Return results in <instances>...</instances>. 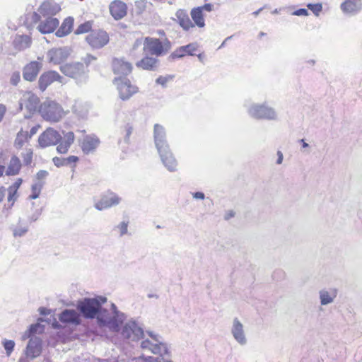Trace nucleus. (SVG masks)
Masks as SVG:
<instances>
[{"label":"nucleus","instance_id":"obj_19","mask_svg":"<svg viewBox=\"0 0 362 362\" xmlns=\"http://www.w3.org/2000/svg\"><path fill=\"white\" fill-rule=\"evenodd\" d=\"M231 334L235 340L241 346L247 344V338L245 334L243 325L237 318L233 320V325L230 329Z\"/></svg>","mask_w":362,"mask_h":362},{"label":"nucleus","instance_id":"obj_63","mask_svg":"<svg viewBox=\"0 0 362 362\" xmlns=\"http://www.w3.org/2000/svg\"><path fill=\"white\" fill-rule=\"evenodd\" d=\"M95 59H96V58L94 56H93L91 54H87V56H86V57L85 59V62L87 64H90L91 62V61L95 60Z\"/></svg>","mask_w":362,"mask_h":362},{"label":"nucleus","instance_id":"obj_22","mask_svg":"<svg viewBox=\"0 0 362 362\" xmlns=\"http://www.w3.org/2000/svg\"><path fill=\"white\" fill-rule=\"evenodd\" d=\"M42 352V340L37 337H31L26 346L27 356L33 359L40 355Z\"/></svg>","mask_w":362,"mask_h":362},{"label":"nucleus","instance_id":"obj_30","mask_svg":"<svg viewBox=\"0 0 362 362\" xmlns=\"http://www.w3.org/2000/svg\"><path fill=\"white\" fill-rule=\"evenodd\" d=\"M337 296V289L330 288L329 289H322L319 292V298L322 305H327L334 302Z\"/></svg>","mask_w":362,"mask_h":362},{"label":"nucleus","instance_id":"obj_42","mask_svg":"<svg viewBox=\"0 0 362 362\" xmlns=\"http://www.w3.org/2000/svg\"><path fill=\"white\" fill-rule=\"evenodd\" d=\"M146 0H137L135 1V11L139 15L141 14L146 8Z\"/></svg>","mask_w":362,"mask_h":362},{"label":"nucleus","instance_id":"obj_6","mask_svg":"<svg viewBox=\"0 0 362 362\" xmlns=\"http://www.w3.org/2000/svg\"><path fill=\"white\" fill-rule=\"evenodd\" d=\"M39 98L30 91L25 92L23 94L19 101V107L22 110L25 109L28 113L25 115V118H30L31 116L40 107Z\"/></svg>","mask_w":362,"mask_h":362},{"label":"nucleus","instance_id":"obj_14","mask_svg":"<svg viewBox=\"0 0 362 362\" xmlns=\"http://www.w3.org/2000/svg\"><path fill=\"white\" fill-rule=\"evenodd\" d=\"M81 148L84 154L93 153L100 144L99 139L93 134L86 135L78 140Z\"/></svg>","mask_w":362,"mask_h":362},{"label":"nucleus","instance_id":"obj_41","mask_svg":"<svg viewBox=\"0 0 362 362\" xmlns=\"http://www.w3.org/2000/svg\"><path fill=\"white\" fill-rule=\"evenodd\" d=\"M2 344L4 346V348L6 350V355L8 356H9L11 355V354L13 352L14 346H15L14 341L4 339L2 341Z\"/></svg>","mask_w":362,"mask_h":362},{"label":"nucleus","instance_id":"obj_40","mask_svg":"<svg viewBox=\"0 0 362 362\" xmlns=\"http://www.w3.org/2000/svg\"><path fill=\"white\" fill-rule=\"evenodd\" d=\"M92 23L90 21L85 22L78 26V28L74 31L76 35H80L83 33H88L91 30Z\"/></svg>","mask_w":362,"mask_h":362},{"label":"nucleus","instance_id":"obj_18","mask_svg":"<svg viewBox=\"0 0 362 362\" xmlns=\"http://www.w3.org/2000/svg\"><path fill=\"white\" fill-rule=\"evenodd\" d=\"M75 135L73 132H62V140L57 144V151L60 154H65L74 144Z\"/></svg>","mask_w":362,"mask_h":362},{"label":"nucleus","instance_id":"obj_27","mask_svg":"<svg viewBox=\"0 0 362 362\" xmlns=\"http://www.w3.org/2000/svg\"><path fill=\"white\" fill-rule=\"evenodd\" d=\"M146 54L136 63V66L144 70L156 71L159 67L160 62L156 57H149Z\"/></svg>","mask_w":362,"mask_h":362},{"label":"nucleus","instance_id":"obj_8","mask_svg":"<svg viewBox=\"0 0 362 362\" xmlns=\"http://www.w3.org/2000/svg\"><path fill=\"white\" fill-rule=\"evenodd\" d=\"M113 82L117 86L119 98L124 101L128 100L134 94L138 92V88L132 85L126 77L115 78Z\"/></svg>","mask_w":362,"mask_h":362},{"label":"nucleus","instance_id":"obj_21","mask_svg":"<svg viewBox=\"0 0 362 362\" xmlns=\"http://www.w3.org/2000/svg\"><path fill=\"white\" fill-rule=\"evenodd\" d=\"M42 68V64L33 61L26 64L23 69V77L25 81H33Z\"/></svg>","mask_w":362,"mask_h":362},{"label":"nucleus","instance_id":"obj_12","mask_svg":"<svg viewBox=\"0 0 362 362\" xmlns=\"http://www.w3.org/2000/svg\"><path fill=\"white\" fill-rule=\"evenodd\" d=\"M62 140V134L53 128L49 127L38 138V144L41 148L57 145Z\"/></svg>","mask_w":362,"mask_h":362},{"label":"nucleus","instance_id":"obj_45","mask_svg":"<svg viewBox=\"0 0 362 362\" xmlns=\"http://www.w3.org/2000/svg\"><path fill=\"white\" fill-rule=\"evenodd\" d=\"M17 191L11 188H8V202H11L10 207H11L15 201L17 199Z\"/></svg>","mask_w":362,"mask_h":362},{"label":"nucleus","instance_id":"obj_37","mask_svg":"<svg viewBox=\"0 0 362 362\" xmlns=\"http://www.w3.org/2000/svg\"><path fill=\"white\" fill-rule=\"evenodd\" d=\"M21 222L22 218H19L18 225L15 227H11L14 237H22L28 231V226L27 225L23 226Z\"/></svg>","mask_w":362,"mask_h":362},{"label":"nucleus","instance_id":"obj_61","mask_svg":"<svg viewBox=\"0 0 362 362\" xmlns=\"http://www.w3.org/2000/svg\"><path fill=\"white\" fill-rule=\"evenodd\" d=\"M234 216H235V212L233 210H229V211H226V213L225 214L224 219L228 221Z\"/></svg>","mask_w":362,"mask_h":362},{"label":"nucleus","instance_id":"obj_62","mask_svg":"<svg viewBox=\"0 0 362 362\" xmlns=\"http://www.w3.org/2000/svg\"><path fill=\"white\" fill-rule=\"evenodd\" d=\"M6 188L4 187H0V202L3 201L6 195Z\"/></svg>","mask_w":362,"mask_h":362},{"label":"nucleus","instance_id":"obj_53","mask_svg":"<svg viewBox=\"0 0 362 362\" xmlns=\"http://www.w3.org/2000/svg\"><path fill=\"white\" fill-rule=\"evenodd\" d=\"M168 77H164L160 76L156 80V83L165 87L166 86L167 82L168 81Z\"/></svg>","mask_w":362,"mask_h":362},{"label":"nucleus","instance_id":"obj_32","mask_svg":"<svg viewBox=\"0 0 362 362\" xmlns=\"http://www.w3.org/2000/svg\"><path fill=\"white\" fill-rule=\"evenodd\" d=\"M177 22L185 30H188L194 27V24L189 19L187 13L183 9H179L175 13Z\"/></svg>","mask_w":362,"mask_h":362},{"label":"nucleus","instance_id":"obj_2","mask_svg":"<svg viewBox=\"0 0 362 362\" xmlns=\"http://www.w3.org/2000/svg\"><path fill=\"white\" fill-rule=\"evenodd\" d=\"M107 300V298L103 296L84 298L78 300L76 309L83 318L93 320L98 316L100 306L105 303Z\"/></svg>","mask_w":362,"mask_h":362},{"label":"nucleus","instance_id":"obj_33","mask_svg":"<svg viewBox=\"0 0 362 362\" xmlns=\"http://www.w3.org/2000/svg\"><path fill=\"white\" fill-rule=\"evenodd\" d=\"M78 157L76 156H70L67 158L56 156L52 158V162L57 168L63 166H70L74 168L76 166V163L78 161Z\"/></svg>","mask_w":362,"mask_h":362},{"label":"nucleus","instance_id":"obj_52","mask_svg":"<svg viewBox=\"0 0 362 362\" xmlns=\"http://www.w3.org/2000/svg\"><path fill=\"white\" fill-rule=\"evenodd\" d=\"M292 14L294 16H306L308 15V11L305 8H299V9H297L295 11H293Z\"/></svg>","mask_w":362,"mask_h":362},{"label":"nucleus","instance_id":"obj_31","mask_svg":"<svg viewBox=\"0 0 362 362\" xmlns=\"http://www.w3.org/2000/svg\"><path fill=\"white\" fill-rule=\"evenodd\" d=\"M32 40L30 36L27 35H16L13 45L14 48L18 51H23L30 47Z\"/></svg>","mask_w":362,"mask_h":362},{"label":"nucleus","instance_id":"obj_59","mask_svg":"<svg viewBox=\"0 0 362 362\" xmlns=\"http://www.w3.org/2000/svg\"><path fill=\"white\" fill-rule=\"evenodd\" d=\"M192 197L197 199H204L205 198L204 194L202 192H196L192 193Z\"/></svg>","mask_w":362,"mask_h":362},{"label":"nucleus","instance_id":"obj_5","mask_svg":"<svg viewBox=\"0 0 362 362\" xmlns=\"http://www.w3.org/2000/svg\"><path fill=\"white\" fill-rule=\"evenodd\" d=\"M170 48L171 42L168 39L162 42L160 39L147 37L145 38L143 49L146 54L160 57L165 54Z\"/></svg>","mask_w":362,"mask_h":362},{"label":"nucleus","instance_id":"obj_9","mask_svg":"<svg viewBox=\"0 0 362 362\" xmlns=\"http://www.w3.org/2000/svg\"><path fill=\"white\" fill-rule=\"evenodd\" d=\"M121 334L124 339L136 341L144 337V332L135 320H131L124 324Z\"/></svg>","mask_w":362,"mask_h":362},{"label":"nucleus","instance_id":"obj_60","mask_svg":"<svg viewBox=\"0 0 362 362\" xmlns=\"http://www.w3.org/2000/svg\"><path fill=\"white\" fill-rule=\"evenodd\" d=\"M6 112V106L3 104H0V122L2 121Z\"/></svg>","mask_w":362,"mask_h":362},{"label":"nucleus","instance_id":"obj_39","mask_svg":"<svg viewBox=\"0 0 362 362\" xmlns=\"http://www.w3.org/2000/svg\"><path fill=\"white\" fill-rule=\"evenodd\" d=\"M111 310L112 315L117 320V322L122 325L125 320V315L123 313L118 310L117 307L113 303H111Z\"/></svg>","mask_w":362,"mask_h":362},{"label":"nucleus","instance_id":"obj_29","mask_svg":"<svg viewBox=\"0 0 362 362\" xmlns=\"http://www.w3.org/2000/svg\"><path fill=\"white\" fill-rule=\"evenodd\" d=\"M60 9V6L57 4L53 1H47L40 5L38 8V12L45 17H52V16L56 15Z\"/></svg>","mask_w":362,"mask_h":362},{"label":"nucleus","instance_id":"obj_26","mask_svg":"<svg viewBox=\"0 0 362 362\" xmlns=\"http://www.w3.org/2000/svg\"><path fill=\"white\" fill-rule=\"evenodd\" d=\"M340 8L346 14L354 16L362 10V1L361 0H346Z\"/></svg>","mask_w":362,"mask_h":362},{"label":"nucleus","instance_id":"obj_4","mask_svg":"<svg viewBox=\"0 0 362 362\" xmlns=\"http://www.w3.org/2000/svg\"><path fill=\"white\" fill-rule=\"evenodd\" d=\"M250 117L255 119L276 120L277 114L275 110L266 103H252L244 105Z\"/></svg>","mask_w":362,"mask_h":362},{"label":"nucleus","instance_id":"obj_3","mask_svg":"<svg viewBox=\"0 0 362 362\" xmlns=\"http://www.w3.org/2000/svg\"><path fill=\"white\" fill-rule=\"evenodd\" d=\"M39 112L44 119L51 122H57L65 115L60 104L51 100H46L40 104Z\"/></svg>","mask_w":362,"mask_h":362},{"label":"nucleus","instance_id":"obj_43","mask_svg":"<svg viewBox=\"0 0 362 362\" xmlns=\"http://www.w3.org/2000/svg\"><path fill=\"white\" fill-rule=\"evenodd\" d=\"M307 7L317 16L322 9L321 4H308Z\"/></svg>","mask_w":362,"mask_h":362},{"label":"nucleus","instance_id":"obj_15","mask_svg":"<svg viewBox=\"0 0 362 362\" xmlns=\"http://www.w3.org/2000/svg\"><path fill=\"white\" fill-rule=\"evenodd\" d=\"M60 71L66 76L77 78L84 73V66L82 63H67L60 66Z\"/></svg>","mask_w":362,"mask_h":362},{"label":"nucleus","instance_id":"obj_11","mask_svg":"<svg viewBox=\"0 0 362 362\" xmlns=\"http://www.w3.org/2000/svg\"><path fill=\"white\" fill-rule=\"evenodd\" d=\"M86 42L93 49H100L109 42L108 34L101 30H92L86 37Z\"/></svg>","mask_w":362,"mask_h":362},{"label":"nucleus","instance_id":"obj_49","mask_svg":"<svg viewBox=\"0 0 362 362\" xmlns=\"http://www.w3.org/2000/svg\"><path fill=\"white\" fill-rule=\"evenodd\" d=\"M146 334L151 337L150 341L156 342H164L162 337L158 334H155L151 331H147Z\"/></svg>","mask_w":362,"mask_h":362},{"label":"nucleus","instance_id":"obj_13","mask_svg":"<svg viewBox=\"0 0 362 362\" xmlns=\"http://www.w3.org/2000/svg\"><path fill=\"white\" fill-rule=\"evenodd\" d=\"M140 346L143 350L158 356H168L169 352L168 345L165 342H156L150 341V339H145L141 341Z\"/></svg>","mask_w":362,"mask_h":362},{"label":"nucleus","instance_id":"obj_24","mask_svg":"<svg viewBox=\"0 0 362 362\" xmlns=\"http://www.w3.org/2000/svg\"><path fill=\"white\" fill-rule=\"evenodd\" d=\"M112 70L115 74L127 76L132 72V65L124 59H114L112 61Z\"/></svg>","mask_w":362,"mask_h":362},{"label":"nucleus","instance_id":"obj_54","mask_svg":"<svg viewBox=\"0 0 362 362\" xmlns=\"http://www.w3.org/2000/svg\"><path fill=\"white\" fill-rule=\"evenodd\" d=\"M48 175L49 173L47 170H41L37 173L36 177L38 180H40L46 178Z\"/></svg>","mask_w":362,"mask_h":362},{"label":"nucleus","instance_id":"obj_48","mask_svg":"<svg viewBox=\"0 0 362 362\" xmlns=\"http://www.w3.org/2000/svg\"><path fill=\"white\" fill-rule=\"evenodd\" d=\"M117 228L119 230L120 236H123L127 233L128 222L122 221L117 226Z\"/></svg>","mask_w":362,"mask_h":362},{"label":"nucleus","instance_id":"obj_7","mask_svg":"<svg viewBox=\"0 0 362 362\" xmlns=\"http://www.w3.org/2000/svg\"><path fill=\"white\" fill-rule=\"evenodd\" d=\"M99 310L98 316L95 317L99 327H106L112 332H119L121 325L117 320L111 315L107 308H103V305L100 306Z\"/></svg>","mask_w":362,"mask_h":362},{"label":"nucleus","instance_id":"obj_57","mask_svg":"<svg viewBox=\"0 0 362 362\" xmlns=\"http://www.w3.org/2000/svg\"><path fill=\"white\" fill-rule=\"evenodd\" d=\"M39 128L40 125L38 124L33 127L30 129L29 134L28 133V137L31 138L33 135H35L37 132Z\"/></svg>","mask_w":362,"mask_h":362},{"label":"nucleus","instance_id":"obj_44","mask_svg":"<svg viewBox=\"0 0 362 362\" xmlns=\"http://www.w3.org/2000/svg\"><path fill=\"white\" fill-rule=\"evenodd\" d=\"M24 137L25 139L28 138V132L23 133V132H20L17 134V137L15 140V144L19 147H22L24 144Z\"/></svg>","mask_w":362,"mask_h":362},{"label":"nucleus","instance_id":"obj_58","mask_svg":"<svg viewBox=\"0 0 362 362\" xmlns=\"http://www.w3.org/2000/svg\"><path fill=\"white\" fill-rule=\"evenodd\" d=\"M201 8V11L203 12L204 11H211L212 9H213V4H204V6H199Z\"/></svg>","mask_w":362,"mask_h":362},{"label":"nucleus","instance_id":"obj_10","mask_svg":"<svg viewBox=\"0 0 362 362\" xmlns=\"http://www.w3.org/2000/svg\"><path fill=\"white\" fill-rule=\"evenodd\" d=\"M121 200L122 198L116 193L108 190L101 195L100 199L95 203L94 206L97 210L102 211L118 205Z\"/></svg>","mask_w":362,"mask_h":362},{"label":"nucleus","instance_id":"obj_25","mask_svg":"<svg viewBox=\"0 0 362 362\" xmlns=\"http://www.w3.org/2000/svg\"><path fill=\"white\" fill-rule=\"evenodd\" d=\"M198 49V45L197 43H189L185 46H181L176 49L171 54L169 58L175 59L177 58H182L186 54L194 56L195 55L194 52Z\"/></svg>","mask_w":362,"mask_h":362},{"label":"nucleus","instance_id":"obj_47","mask_svg":"<svg viewBox=\"0 0 362 362\" xmlns=\"http://www.w3.org/2000/svg\"><path fill=\"white\" fill-rule=\"evenodd\" d=\"M21 81V74L19 71L13 72L10 78V83L13 86H17Z\"/></svg>","mask_w":362,"mask_h":362},{"label":"nucleus","instance_id":"obj_23","mask_svg":"<svg viewBox=\"0 0 362 362\" xmlns=\"http://www.w3.org/2000/svg\"><path fill=\"white\" fill-rule=\"evenodd\" d=\"M110 12L115 20H120L127 15V4L122 1L115 0L110 5Z\"/></svg>","mask_w":362,"mask_h":362},{"label":"nucleus","instance_id":"obj_51","mask_svg":"<svg viewBox=\"0 0 362 362\" xmlns=\"http://www.w3.org/2000/svg\"><path fill=\"white\" fill-rule=\"evenodd\" d=\"M42 211V209H36L33 212V214L29 217V218H28L29 221L30 223L36 221L41 216Z\"/></svg>","mask_w":362,"mask_h":362},{"label":"nucleus","instance_id":"obj_34","mask_svg":"<svg viewBox=\"0 0 362 362\" xmlns=\"http://www.w3.org/2000/svg\"><path fill=\"white\" fill-rule=\"evenodd\" d=\"M74 25V18L67 17L64 19L62 24L59 27V28L56 32V35L57 37H62L69 34L73 28Z\"/></svg>","mask_w":362,"mask_h":362},{"label":"nucleus","instance_id":"obj_20","mask_svg":"<svg viewBox=\"0 0 362 362\" xmlns=\"http://www.w3.org/2000/svg\"><path fill=\"white\" fill-rule=\"evenodd\" d=\"M81 314L73 309H65L59 315V319L63 323H69L75 325L81 324Z\"/></svg>","mask_w":362,"mask_h":362},{"label":"nucleus","instance_id":"obj_46","mask_svg":"<svg viewBox=\"0 0 362 362\" xmlns=\"http://www.w3.org/2000/svg\"><path fill=\"white\" fill-rule=\"evenodd\" d=\"M133 127L130 124H127L124 126V140L125 143H129V137L132 133Z\"/></svg>","mask_w":362,"mask_h":362},{"label":"nucleus","instance_id":"obj_64","mask_svg":"<svg viewBox=\"0 0 362 362\" xmlns=\"http://www.w3.org/2000/svg\"><path fill=\"white\" fill-rule=\"evenodd\" d=\"M277 156H278V158L276 160V163L279 165L281 164L282 161H283V158H284L283 153L280 151H278Z\"/></svg>","mask_w":362,"mask_h":362},{"label":"nucleus","instance_id":"obj_36","mask_svg":"<svg viewBox=\"0 0 362 362\" xmlns=\"http://www.w3.org/2000/svg\"><path fill=\"white\" fill-rule=\"evenodd\" d=\"M191 16L194 23L199 28H203L205 25L203 12L201 11L200 7H196L192 9Z\"/></svg>","mask_w":362,"mask_h":362},{"label":"nucleus","instance_id":"obj_16","mask_svg":"<svg viewBox=\"0 0 362 362\" xmlns=\"http://www.w3.org/2000/svg\"><path fill=\"white\" fill-rule=\"evenodd\" d=\"M70 54V49L67 47L53 48L48 51L47 57L50 62L59 64L66 60Z\"/></svg>","mask_w":362,"mask_h":362},{"label":"nucleus","instance_id":"obj_56","mask_svg":"<svg viewBox=\"0 0 362 362\" xmlns=\"http://www.w3.org/2000/svg\"><path fill=\"white\" fill-rule=\"evenodd\" d=\"M40 326L39 324L31 325L30 328H29L30 334H34L37 333V329L40 328Z\"/></svg>","mask_w":362,"mask_h":362},{"label":"nucleus","instance_id":"obj_35","mask_svg":"<svg viewBox=\"0 0 362 362\" xmlns=\"http://www.w3.org/2000/svg\"><path fill=\"white\" fill-rule=\"evenodd\" d=\"M21 168L20 159L16 156H12L7 170L6 171V175H18Z\"/></svg>","mask_w":362,"mask_h":362},{"label":"nucleus","instance_id":"obj_17","mask_svg":"<svg viewBox=\"0 0 362 362\" xmlns=\"http://www.w3.org/2000/svg\"><path fill=\"white\" fill-rule=\"evenodd\" d=\"M62 77L55 71H49L43 73L39 78L38 87L41 91L46 88L54 81H61Z\"/></svg>","mask_w":362,"mask_h":362},{"label":"nucleus","instance_id":"obj_28","mask_svg":"<svg viewBox=\"0 0 362 362\" xmlns=\"http://www.w3.org/2000/svg\"><path fill=\"white\" fill-rule=\"evenodd\" d=\"M59 23V22L57 18L47 17L39 23L37 30L42 34L51 33L58 27Z\"/></svg>","mask_w":362,"mask_h":362},{"label":"nucleus","instance_id":"obj_50","mask_svg":"<svg viewBox=\"0 0 362 362\" xmlns=\"http://www.w3.org/2000/svg\"><path fill=\"white\" fill-rule=\"evenodd\" d=\"M153 359L155 362H172L170 358V353L168 352V356H158L156 358L149 357Z\"/></svg>","mask_w":362,"mask_h":362},{"label":"nucleus","instance_id":"obj_38","mask_svg":"<svg viewBox=\"0 0 362 362\" xmlns=\"http://www.w3.org/2000/svg\"><path fill=\"white\" fill-rule=\"evenodd\" d=\"M44 183L39 181L32 185V194L29 196L31 199H35L39 197Z\"/></svg>","mask_w":362,"mask_h":362},{"label":"nucleus","instance_id":"obj_55","mask_svg":"<svg viewBox=\"0 0 362 362\" xmlns=\"http://www.w3.org/2000/svg\"><path fill=\"white\" fill-rule=\"evenodd\" d=\"M22 182H23V180L21 178H18L16 180V182L12 185H11L8 188H11V189L18 191V188L20 187V186L22 184Z\"/></svg>","mask_w":362,"mask_h":362},{"label":"nucleus","instance_id":"obj_1","mask_svg":"<svg viewBox=\"0 0 362 362\" xmlns=\"http://www.w3.org/2000/svg\"><path fill=\"white\" fill-rule=\"evenodd\" d=\"M153 139L156 148L164 166L170 172L176 171L177 162L170 150L166 139L165 129L162 125L159 124L154 125Z\"/></svg>","mask_w":362,"mask_h":362}]
</instances>
